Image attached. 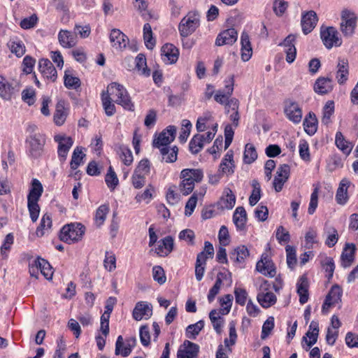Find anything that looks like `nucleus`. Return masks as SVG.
<instances>
[{
	"instance_id": "a18cd8bd",
	"label": "nucleus",
	"mask_w": 358,
	"mask_h": 358,
	"mask_svg": "<svg viewBox=\"0 0 358 358\" xmlns=\"http://www.w3.org/2000/svg\"><path fill=\"white\" fill-rule=\"evenodd\" d=\"M203 320H199L195 324H189L186 328V337L189 339H195L196 336L199 334L200 331L203 329Z\"/></svg>"
},
{
	"instance_id": "c85d7f7f",
	"label": "nucleus",
	"mask_w": 358,
	"mask_h": 358,
	"mask_svg": "<svg viewBox=\"0 0 358 358\" xmlns=\"http://www.w3.org/2000/svg\"><path fill=\"white\" fill-rule=\"evenodd\" d=\"M247 213L243 206H238L233 215V222L239 231L245 230L247 222Z\"/></svg>"
},
{
	"instance_id": "1a4fd4ad",
	"label": "nucleus",
	"mask_w": 358,
	"mask_h": 358,
	"mask_svg": "<svg viewBox=\"0 0 358 358\" xmlns=\"http://www.w3.org/2000/svg\"><path fill=\"white\" fill-rule=\"evenodd\" d=\"M27 143L29 144V155L34 159L39 158L43 152V148L45 144V138L35 134L29 138Z\"/></svg>"
},
{
	"instance_id": "a211bd4d",
	"label": "nucleus",
	"mask_w": 358,
	"mask_h": 358,
	"mask_svg": "<svg viewBox=\"0 0 358 358\" xmlns=\"http://www.w3.org/2000/svg\"><path fill=\"white\" fill-rule=\"evenodd\" d=\"M39 71L44 78L50 80L52 82L55 81L57 78V71L52 63L48 59H41L38 62Z\"/></svg>"
},
{
	"instance_id": "393cba45",
	"label": "nucleus",
	"mask_w": 358,
	"mask_h": 358,
	"mask_svg": "<svg viewBox=\"0 0 358 358\" xmlns=\"http://www.w3.org/2000/svg\"><path fill=\"white\" fill-rule=\"evenodd\" d=\"M58 41L59 44L64 48H73L77 43L76 34L64 29H61L59 31Z\"/></svg>"
},
{
	"instance_id": "bb28decb",
	"label": "nucleus",
	"mask_w": 358,
	"mask_h": 358,
	"mask_svg": "<svg viewBox=\"0 0 358 358\" xmlns=\"http://www.w3.org/2000/svg\"><path fill=\"white\" fill-rule=\"evenodd\" d=\"M337 71L336 78L339 85H343L346 83L349 76V66L347 59H339L337 64Z\"/></svg>"
},
{
	"instance_id": "37998d69",
	"label": "nucleus",
	"mask_w": 358,
	"mask_h": 358,
	"mask_svg": "<svg viewBox=\"0 0 358 358\" xmlns=\"http://www.w3.org/2000/svg\"><path fill=\"white\" fill-rule=\"evenodd\" d=\"M135 62L136 69L141 75L145 77L150 75V70L147 66L146 58L143 54H138L135 59Z\"/></svg>"
},
{
	"instance_id": "6e6552de",
	"label": "nucleus",
	"mask_w": 358,
	"mask_h": 358,
	"mask_svg": "<svg viewBox=\"0 0 358 358\" xmlns=\"http://www.w3.org/2000/svg\"><path fill=\"white\" fill-rule=\"evenodd\" d=\"M20 91L17 84L10 83L0 75V97L4 101H11L15 98Z\"/></svg>"
},
{
	"instance_id": "423d86ee",
	"label": "nucleus",
	"mask_w": 358,
	"mask_h": 358,
	"mask_svg": "<svg viewBox=\"0 0 358 358\" xmlns=\"http://www.w3.org/2000/svg\"><path fill=\"white\" fill-rule=\"evenodd\" d=\"M214 255V248L209 241L204 243L203 251L197 255L195 265V276L198 281H200L204 274L205 265L208 258H213Z\"/></svg>"
},
{
	"instance_id": "c756f323",
	"label": "nucleus",
	"mask_w": 358,
	"mask_h": 358,
	"mask_svg": "<svg viewBox=\"0 0 358 358\" xmlns=\"http://www.w3.org/2000/svg\"><path fill=\"white\" fill-rule=\"evenodd\" d=\"M319 335V325L317 322L312 321L309 329L303 337V341H305L308 348H310L317 341Z\"/></svg>"
},
{
	"instance_id": "69168bd1",
	"label": "nucleus",
	"mask_w": 358,
	"mask_h": 358,
	"mask_svg": "<svg viewBox=\"0 0 358 358\" xmlns=\"http://www.w3.org/2000/svg\"><path fill=\"white\" fill-rule=\"evenodd\" d=\"M192 127V123L188 120H183L182 121V128L180 136L178 137L179 141L181 143L186 142Z\"/></svg>"
},
{
	"instance_id": "f704fd0d",
	"label": "nucleus",
	"mask_w": 358,
	"mask_h": 358,
	"mask_svg": "<svg viewBox=\"0 0 358 358\" xmlns=\"http://www.w3.org/2000/svg\"><path fill=\"white\" fill-rule=\"evenodd\" d=\"M355 245L353 243H346L343 252L341 255L342 264L344 267H348L354 261Z\"/></svg>"
},
{
	"instance_id": "e433bc0d",
	"label": "nucleus",
	"mask_w": 358,
	"mask_h": 358,
	"mask_svg": "<svg viewBox=\"0 0 358 358\" xmlns=\"http://www.w3.org/2000/svg\"><path fill=\"white\" fill-rule=\"evenodd\" d=\"M335 143L345 155H348L351 152L352 145L345 139L341 131H337L336 134Z\"/></svg>"
},
{
	"instance_id": "4d7b16f0",
	"label": "nucleus",
	"mask_w": 358,
	"mask_h": 358,
	"mask_svg": "<svg viewBox=\"0 0 358 358\" xmlns=\"http://www.w3.org/2000/svg\"><path fill=\"white\" fill-rule=\"evenodd\" d=\"M327 238L325 244L329 247H334L338 240V234L337 230L334 227H329L326 229Z\"/></svg>"
},
{
	"instance_id": "79ce46f5",
	"label": "nucleus",
	"mask_w": 358,
	"mask_h": 358,
	"mask_svg": "<svg viewBox=\"0 0 358 358\" xmlns=\"http://www.w3.org/2000/svg\"><path fill=\"white\" fill-rule=\"evenodd\" d=\"M36 265L38 267L41 274L47 279H52L53 271L52 266L48 261L42 258H38L36 260Z\"/></svg>"
},
{
	"instance_id": "49530a36",
	"label": "nucleus",
	"mask_w": 358,
	"mask_h": 358,
	"mask_svg": "<svg viewBox=\"0 0 358 358\" xmlns=\"http://www.w3.org/2000/svg\"><path fill=\"white\" fill-rule=\"evenodd\" d=\"M203 138L204 136L201 134H196L193 136L189 143V151L196 155L203 148Z\"/></svg>"
},
{
	"instance_id": "dca6fc26",
	"label": "nucleus",
	"mask_w": 358,
	"mask_h": 358,
	"mask_svg": "<svg viewBox=\"0 0 358 358\" xmlns=\"http://www.w3.org/2000/svg\"><path fill=\"white\" fill-rule=\"evenodd\" d=\"M199 352V346L188 340H185L180 347L177 357L178 358H197Z\"/></svg>"
},
{
	"instance_id": "5fc2aeb1",
	"label": "nucleus",
	"mask_w": 358,
	"mask_h": 358,
	"mask_svg": "<svg viewBox=\"0 0 358 358\" xmlns=\"http://www.w3.org/2000/svg\"><path fill=\"white\" fill-rule=\"evenodd\" d=\"M334 113V102L328 101L323 108V115L322 122L326 125L331 122V117Z\"/></svg>"
},
{
	"instance_id": "aec40b11",
	"label": "nucleus",
	"mask_w": 358,
	"mask_h": 358,
	"mask_svg": "<svg viewBox=\"0 0 358 358\" xmlns=\"http://www.w3.org/2000/svg\"><path fill=\"white\" fill-rule=\"evenodd\" d=\"M161 56L166 64H174L178 59L179 51L173 44L166 43L162 47Z\"/></svg>"
},
{
	"instance_id": "864d4df0",
	"label": "nucleus",
	"mask_w": 358,
	"mask_h": 358,
	"mask_svg": "<svg viewBox=\"0 0 358 358\" xmlns=\"http://www.w3.org/2000/svg\"><path fill=\"white\" fill-rule=\"evenodd\" d=\"M52 226V220L50 215L48 214H45L41 220L40 225L36 229V235L38 236H43L45 231H48Z\"/></svg>"
},
{
	"instance_id": "2f4dec72",
	"label": "nucleus",
	"mask_w": 358,
	"mask_h": 358,
	"mask_svg": "<svg viewBox=\"0 0 358 358\" xmlns=\"http://www.w3.org/2000/svg\"><path fill=\"white\" fill-rule=\"evenodd\" d=\"M162 160L166 163H173L177 160L178 148L177 146H164L159 148Z\"/></svg>"
},
{
	"instance_id": "ddd939ff",
	"label": "nucleus",
	"mask_w": 358,
	"mask_h": 358,
	"mask_svg": "<svg viewBox=\"0 0 358 358\" xmlns=\"http://www.w3.org/2000/svg\"><path fill=\"white\" fill-rule=\"evenodd\" d=\"M343 291L342 288L338 285H333L326 296L325 301L322 305V312L327 313L329 309L341 301Z\"/></svg>"
},
{
	"instance_id": "f3484780",
	"label": "nucleus",
	"mask_w": 358,
	"mask_h": 358,
	"mask_svg": "<svg viewBox=\"0 0 358 358\" xmlns=\"http://www.w3.org/2000/svg\"><path fill=\"white\" fill-rule=\"evenodd\" d=\"M152 315V307L151 304L145 301L138 302L133 310V317L134 320L139 321L143 319H148Z\"/></svg>"
},
{
	"instance_id": "412c9836",
	"label": "nucleus",
	"mask_w": 358,
	"mask_h": 358,
	"mask_svg": "<svg viewBox=\"0 0 358 358\" xmlns=\"http://www.w3.org/2000/svg\"><path fill=\"white\" fill-rule=\"evenodd\" d=\"M238 38V33L234 28L226 29L218 34L215 41V45L222 46L224 45H232Z\"/></svg>"
},
{
	"instance_id": "8fccbe9b",
	"label": "nucleus",
	"mask_w": 358,
	"mask_h": 358,
	"mask_svg": "<svg viewBox=\"0 0 358 358\" xmlns=\"http://www.w3.org/2000/svg\"><path fill=\"white\" fill-rule=\"evenodd\" d=\"M220 313H218L216 310H212L209 313V318L213 328L219 334L222 332V328L224 324V319L220 316Z\"/></svg>"
},
{
	"instance_id": "6e6d98bb",
	"label": "nucleus",
	"mask_w": 358,
	"mask_h": 358,
	"mask_svg": "<svg viewBox=\"0 0 358 358\" xmlns=\"http://www.w3.org/2000/svg\"><path fill=\"white\" fill-rule=\"evenodd\" d=\"M85 155L83 152V148L76 147L73 152L70 166L72 169L76 170L80 165Z\"/></svg>"
},
{
	"instance_id": "4c0bfd02",
	"label": "nucleus",
	"mask_w": 358,
	"mask_h": 358,
	"mask_svg": "<svg viewBox=\"0 0 358 358\" xmlns=\"http://www.w3.org/2000/svg\"><path fill=\"white\" fill-rule=\"evenodd\" d=\"M257 300L263 308H269L276 302L275 295L271 292H261L257 295Z\"/></svg>"
},
{
	"instance_id": "e2e57ef3",
	"label": "nucleus",
	"mask_w": 358,
	"mask_h": 358,
	"mask_svg": "<svg viewBox=\"0 0 358 358\" xmlns=\"http://www.w3.org/2000/svg\"><path fill=\"white\" fill-rule=\"evenodd\" d=\"M233 296L231 294H226L220 299L221 308L220 313L224 315L229 313L232 305Z\"/></svg>"
},
{
	"instance_id": "9d476101",
	"label": "nucleus",
	"mask_w": 358,
	"mask_h": 358,
	"mask_svg": "<svg viewBox=\"0 0 358 358\" xmlns=\"http://www.w3.org/2000/svg\"><path fill=\"white\" fill-rule=\"evenodd\" d=\"M176 127L170 125L163 130L159 136L154 139L153 146L157 148H161L164 146H169L173 142L176 137Z\"/></svg>"
},
{
	"instance_id": "473e14b6",
	"label": "nucleus",
	"mask_w": 358,
	"mask_h": 358,
	"mask_svg": "<svg viewBox=\"0 0 358 358\" xmlns=\"http://www.w3.org/2000/svg\"><path fill=\"white\" fill-rule=\"evenodd\" d=\"M308 281L305 275H302L297 283V294L299 296V302L306 303L308 300Z\"/></svg>"
},
{
	"instance_id": "ea45409f",
	"label": "nucleus",
	"mask_w": 358,
	"mask_h": 358,
	"mask_svg": "<svg viewBox=\"0 0 358 358\" xmlns=\"http://www.w3.org/2000/svg\"><path fill=\"white\" fill-rule=\"evenodd\" d=\"M173 248V239L171 236H166L162 239L156 252L159 255H167L171 252Z\"/></svg>"
},
{
	"instance_id": "5701e85b",
	"label": "nucleus",
	"mask_w": 358,
	"mask_h": 358,
	"mask_svg": "<svg viewBox=\"0 0 358 358\" xmlns=\"http://www.w3.org/2000/svg\"><path fill=\"white\" fill-rule=\"evenodd\" d=\"M296 36L290 34L287 36L284 41L280 44L286 48V61L289 64L292 63L295 60L296 55V49L294 44Z\"/></svg>"
},
{
	"instance_id": "de8ad7c7",
	"label": "nucleus",
	"mask_w": 358,
	"mask_h": 358,
	"mask_svg": "<svg viewBox=\"0 0 358 358\" xmlns=\"http://www.w3.org/2000/svg\"><path fill=\"white\" fill-rule=\"evenodd\" d=\"M10 51L17 57H20L25 53V46L22 41L17 38L10 39L8 43Z\"/></svg>"
},
{
	"instance_id": "09e8293b",
	"label": "nucleus",
	"mask_w": 358,
	"mask_h": 358,
	"mask_svg": "<svg viewBox=\"0 0 358 358\" xmlns=\"http://www.w3.org/2000/svg\"><path fill=\"white\" fill-rule=\"evenodd\" d=\"M224 194L221 199V206L222 208L230 210L235 205L236 196L229 189H225Z\"/></svg>"
},
{
	"instance_id": "c03bdc74",
	"label": "nucleus",
	"mask_w": 358,
	"mask_h": 358,
	"mask_svg": "<svg viewBox=\"0 0 358 358\" xmlns=\"http://www.w3.org/2000/svg\"><path fill=\"white\" fill-rule=\"evenodd\" d=\"M117 152L120 158L126 166H129L133 162V155L131 150L124 145L117 147Z\"/></svg>"
},
{
	"instance_id": "13d9d810",
	"label": "nucleus",
	"mask_w": 358,
	"mask_h": 358,
	"mask_svg": "<svg viewBox=\"0 0 358 358\" xmlns=\"http://www.w3.org/2000/svg\"><path fill=\"white\" fill-rule=\"evenodd\" d=\"M227 108H231L233 113L230 115V120L233 122L235 127H238L240 116L238 114V102L236 99H232L228 102Z\"/></svg>"
},
{
	"instance_id": "a19ab883",
	"label": "nucleus",
	"mask_w": 358,
	"mask_h": 358,
	"mask_svg": "<svg viewBox=\"0 0 358 358\" xmlns=\"http://www.w3.org/2000/svg\"><path fill=\"white\" fill-rule=\"evenodd\" d=\"M317 120L316 116L313 113H309L303 120V127L305 131L309 135H313L317 131Z\"/></svg>"
},
{
	"instance_id": "7c9ffc66",
	"label": "nucleus",
	"mask_w": 358,
	"mask_h": 358,
	"mask_svg": "<svg viewBox=\"0 0 358 358\" xmlns=\"http://www.w3.org/2000/svg\"><path fill=\"white\" fill-rule=\"evenodd\" d=\"M241 59L243 62L248 61L252 55V49L248 34L243 31L241 36Z\"/></svg>"
},
{
	"instance_id": "20e7f679",
	"label": "nucleus",
	"mask_w": 358,
	"mask_h": 358,
	"mask_svg": "<svg viewBox=\"0 0 358 358\" xmlns=\"http://www.w3.org/2000/svg\"><path fill=\"white\" fill-rule=\"evenodd\" d=\"M357 21V15L353 10L345 8L341 11L340 30L345 37H350L355 34Z\"/></svg>"
},
{
	"instance_id": "39448f33",
	"label": "nucleus",
	"mask_w": 358,
	"mask_h": 358,
	"mask_svg": "<svg viewBox=\"0 0 358 358\" xmlns=\"http://www.w3.org/2000/svg\"><path fill=\"white\" fill-rule=\"evenodd\" d=\"M200 16L198 12H189L180 21L178 30L182 37H187L199 27Z\"/></svg>"
},
{
	"instance_id": "338daca9",
	"label": "nucleus",
	"mask_w": 358,
	"mask_h": 358,
	"mask_svg": "<svg viewBox=\"0 0 358 358\" xmlns=\"http://www.w3.org/2000/svg\"><path fill=\"white\" fill-rule=\"evenodd\" d=\"M257 157V153L255 148L252 144H247L244 152V161L245 163L250 164Z\"/></svg>"
},
{
	"instance_id": "58836bf2",
	"label": "nucleus",
	"mask_w": 358,
	"mask_h": 358,
	"mask_svg": "<svg viewBox=\"0 0 358 358\" xmlns=\"http://www.w3.org/2000/svg\"><path fill=\"white\" fill-rule=\"evenodd\" d=\"M249 250L245 245H240L231 253L230 257L239 264H243L245 259L249 257Z\"/></svg>"
},
{
	"instance_id": "b1692460",
	"label": "nucleus",
	"mask_w": 358,
	"mask_h": 358,
	"mask_svg": "<svg viewBox=\"0 0 358 358\" xmlns=\"http://www.w3.org/2000/svg\"><path fill=\"white\" fill-rule=\"evenodd\" d=\"M333 80L329 78L320 77L314 85V90L317 94H326L332 91Z\"/></svg>"
},
{
	"instance_id": "0eeeda50",
	"label": "nucleus",
	"mask_w": 358,
	"mask_h": 358,
	"mask_svg": "<svg viewBox=\"0 0 358 358\" xmlns=\"http://www.w3.org/2000/svg\"><path fill=\"white\" fill-rule=\"evenodd\" d=\"M320 36L324 46L328 49H331L334 45L340 46L341 45V39L338 37V32L333 27H322Z\"/></svg>"
},
{
	"instance_id": "6ab92c4d",
	"label": "nucleus",
	"mask_w": 358,
	"mask_h": 358,
	"mask_svg": "<svg viewBox=\"0 0 358 358\" xmlns=\"http://www.w3.org/2000/svg\"><path fill=\"white\" fill-rule=\"evenodd\" d=\"M109 38L112 46L120 50L124 49L129 42L128 37L117 29L111 30Z\"/></svg>"
},
{
	"instance_id": "4be33fe9",
	"label": "nucleus",
	"mask_w": 358,
	"mask_h": 358,
	"mask_svg": "<svg viewBox=\"0 0 358 358\" xmlns=\"http://www.w3.org/2000/svg\"><path fill=\"white\" fill-rule=\"evenodd\" d=\"M234 76H231L228 81H226V85L224 90H218L215 95V100L221 104L226 103L227 105L229 99L232 94L234 91Z\"/></svg>"
},
{
	"instance_id": "2eb2a0df",
	"label": "nucleus",
	"mask_w": 358,
	"mask_h": 358,
	"mask_svg": "<svg viewBox=\"0 0 358 358\" xmlns=\"http://www.w3.org/2000/svg\"><path fill=\"white\" fill-rule=\"evenodd\" d=\"M318 17L314 10H309L302 13L301 25L302 31L305 35L310 33L316 27Z\"/></svg>"
},
{
	"instance_id": "4468645a",
	"label": "nucleus",
	"mask_w": 358,
	"mask_h": 358,
	"mask_svg": "<svg viewBox=\"0 0 358 358\" xmlns=\"http://www.w3.org/2000/svg\"><path fill=\"white\" fill-rule=\"evenodd\" d=\"M290 167L287 164H281L278 168L276 175L275 176L273 185L275 192H279L282 190L284 184L289 177Z\"/></svg>"
},
{
	"instance_id": "cd10ccee",
	"label": "nucleus",
	"mask_w": 358,
	"mask_h": 358,
	"mask_svg": "<svg viewBox=\"0 0 358 358\" xmlns=\"http://www.w3.org/2000/svg\"><path fill=\"white\" fill-rule=\"evenodd\" d=\"M257 270L266 276L273 278L275 275L276 271L273 263L266 258H262L256 265Z\"/></svg>"
},
{
	"instance_id": "f257e3e1",
	"label": "nucleus",
	"mask_w": 358,
	"mask_h": 358,
	"mask_svg": "<svg viewBox=\"0 0 358 358\" xmlns=\"http://www.w3.org/2000/svg\"><path fill=\"white\" fill-rule=\"evenodd\" d=\"M203 178V172L200 169H183L180 173V192L185 196L189 194L193 191L195 183L200 182Z\"/></svg>"
},
{
	"instance_id": "bf43d9fd",
	"label": "nucleus",
	"mask_w": 358,
	"mask_h": 358,
	"mask_svg": "<svg viewBox=\"0 0 358 358\" xmlns=\"http://www.w3.org/2000/svg\"><path fill=\"white\" fill-rule=\"evenodd\" d=\"M252 185L253 189L249 197V203L250 206H254L261 198V188L259 183L255 180H252Z\"/></svg>"
},
{
	"instance_id": "7ed1b4c3",
	"label": "nucleus",
	"mask_w": 358,
	"mask_h": 358,
	"mask_svg": "<svg viewBox=\"0 0 358 358\" xmlns=\"http://www.w3.org/2000/svg\"><path fill=\"white\" fill-rule=\"evenodd\" d=\"M85 229L84 225L80 223H71L62 227L59 238L63 242L71 244L83 238Z\"/></svg>"
},
{
	"instance_id": "a878e982",
	"label": "nucleus",
	"mask_w": 358,
	"mask_h": 358,
	"mask_svg": "<svg viewBox=\"0 0 358 358\" xmlns=\"http://www.w3.org/2000/svg\"><path fill=\"white\" fill-rule=\"evenodd\" d=\"M351 182L347 178H343L339 183L336 194V201L340 205H344L348 201V189Z\"/></svg>"
},
{
	"instance_id": "f8f14e48",
	"label": "nucleus",
	"mask_w": 358,
	"mask_h": 358,
	"mask_svg": "<svg viewBox=\"0 0 358 358\" xmlns=\"http://www.w3.org/2000/svg\"><path fill=\"white\" fill-rule=\"evenodd\" d=\"M55 142L58 143V156L61 162L66 159L68 152L73 145V141L69 136L65 135L57 134L54 137Z\"/></svg>"
},
{
	"instance_id": "052dcab7",
	"label": "nucleus",
	"mask_w": 358,
	"mask_h": 358,
	"mask_svg": "<svg viewBox=\"0 0 358 358\" xmlns=\"http://www.w3.org/2000/svg\"><path fill=\"white\" fill-rule=\"evenodd\" d=\"M109 211V207L107 205L100 206L96 211L95 214V222L98 227H100L104 222L106 215Z\"/></svg>"
},
{
	"instance_id": "3c124183",
	"label": "nucleus",
	"mask_w": 358,
	"mask_h": 358,
	"mask_svg": "<svg viewBox=\"0 0 358 358\" xmlns=\"http://www.w3.org/2000/svg\"><path fill=\"white\" fill-rule=\"evenodd\" d=\"M101 100L106 114L108 116H112L115 112V106L112 103V99L108 92H102Z\"/></svg>"
},
{
	"instance_id": "0e129e2a",
	"label": "nucleus",
	"mask_w": 358,
	"mask_h": 358,
	"mask_svg": "<svg viewBox=\"0 0 358 358\" xmlns=\"http://www.w3.org/2000/svg\"><path fill=\"white\" fill-rule=\"evenodd\" d=\"M64 85L68 89L76 90L80 86V80L78 77L65 72L64 75Z\"/></svg>"
},
{
	"instance_id": "c9c22d12",
	"label": "nucleus",
	"mask_w": 358,
	"mask_h": 358,
	"mask_svg": "<svg viewBox=\"0 0 358 358\" xmlns=\"http://www.w3.org/2000/svg\"><path fill=\"white\" fill-rule=\"evenodd\" d=\"M66 117L67 113L65 110L64 101L59 100L56 105L55 112L54 114V122L57 125L61 126L64 123Z\"/></svg>"
},
{
	"instance_id": "774afa93",
	"label": "nucleus",
	"mask_w": 358,
	"mask_h": 358,
	"mask_svg": "<svg viewBox=\"0 0 358 358\" xmlns=\"http://www.w3.org/2000/svg\"><path fill=\"white\" fill-rule=\"evenodd\" d=\"M103 266L110 272L115 270L116 268V258L114 254L108 251L106 252Z\"/></svg>"
},
{
	"instance_id": "603ef678",
	"label": "nucleus",
	"mask_w": 358,
	"mask_h": 358,
	"mask_svg": "<svg viewBox=\"0 0 358 358\" xmlns=\"http://www.w3.org/2000/svg\"><path fill=\"white\" fill-rule=\"evenodd\" d=\"M143 38L145 46L152 50L155 45V41L152 37V31L149 23H145L143 26Z\"/></svg>"
},
{
	"instance_id": "9b49d317",
	"label": "nucleus",
	"mask_w": 358,
	"mask_h": 358,
	"mask_svg": "<svg viewBox=\"0 0 358 358\" xmlns=\"http://www.w3.org/2000/svg\"><path fill=\"white\" fill-rule=\"evenodd\" d=\"M284 112L289 120L293 123L298 124L301 121L302 110L296 102L290 99L286 100Z\"/></svg>"
},
{
	"instance_id": "72a5a7b5",
	"label": "nucleus",
	"mask_w": 358,
	"mask_h": 358,
	"mask_svg": "<svg viewBox=\"0 0 358 358\" xmlns=\"http://www.w3.org/2000/svg\"><path fill=\"white\" fill-rule=\"evenodd\" d=\"M43 192V187L41 182L38 179H33L31 181V187L27 196V201H38Z\"/></svg>"
},
{
	"instance_id": "680f3d73",
	"label": "nucleus",
	"mask_w": 358,
	"mask_h": 358,
	"mask_svg": "<svg viewBox=\"0 0 358 358\" xmlns=\"http://www.w3.org/2000/svg\"><path fill=\"white\" fill-rule=\"evenodd\" d=\"M105 181L107 186L112 190L115 189L118 185V178L111 166L109 167L108 173L106 175Z\"/></svg>"
},
{
	"instance_id": "f03ea898",
	"label": "nucleus",
	"mask_w": 358,
	"mask_h": 358,
	"mask_svg": "<svg viewBox=\"0 0 358 358\" xmlns=\"http://www.w3.org/2000/svg\"><path fill=\"white\" fill-rule=\"evenodd\" d=\"M105 92H108L109 96L113 95L116 96L117 98L115 101L117 104L121 105L127 110H134V103L123 85L115 82L111 83L108 86L107 90Z\"/></svg>"
}]
</instances>
